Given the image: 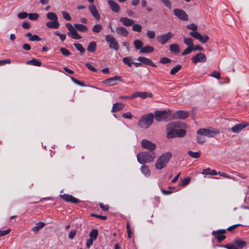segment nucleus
I'll return each mask as SVG.
<instances>
[{"label":"nucleus","mask_w":249,"mask_h":249,"mask_svg":"<svg viewBox=\"0 0 249 249\" xmlns=\"http://www.w3.org/2000/svg\"><path fill=\"white\" fill-rule=\"evenodd\" d=\"M22 26L24 29H29L31 27V25L29 22L25 21V22H23Z\"/></svg>","instance_id":"774afa93"},{"label":"nucleus","mask_w":249,"mask_h":249,"mask_svg":"<svg viewBox=\"0 0 249 249\" xmlns=\"http://www.w3.org/2000/svg\"><path fill=\"white\" fill-rule=\"evenodd\" d=\"M107 3L113 12L118 13L120 11V7L114 0H108Z\"/></svg>","instance_id":"aec40b11"},{"label":"nucleus","mask_w":249,"mask_h":249,"mask_svg":"<svg viewBox=\"0 0 249 249\" xmlns=\"http://www.w3.org/2000/svg\"><path fill=\"white\" fill-rule=\"evenodd\" d=\"M202 136L200 135L197 137V142L198 143L203 144L205 142V139Z\"/></svg>","instance_id":"680f3d73"},{"label":"nucleus","mask_w":249,"mask_h":249,"mask_svg":"<svg viewBox=\"0 0 249 249\" xmlns=\"http://www.w3.org/2000/svg\"><path fill=\"white\" fill-rule=\"evenodd\" d=\"M122 117L125 119H131L132 118V115L130 112H127L123 114Z\"/></svg>","instance_id":"bf43d9fd"},{"label":"nucleus","mask_w":249,"mask_h":249,"mask_svg":"<svg viewBox=\"0 0 249 249\" xmlns=\"http://www.w3.org/2000/svg\"><path fill=\"white\" fill-rule=\"evenodd\" d=\"M74 46L76 49L79 51L81 53H84L85 52V49L83 47L82 45L80 43H74Z\"/></svg>","instance_id":"58836bf2"},{"label":"nucleus","mask_w":249,"mask_h":249,"mask_svg":"<svg viewBox=\"0 0 249 249\" xmlns=\"http://www.w3.org/2000/svg\"><path fill=\"white\" fill-rule=\"evenodd\" d=\"M39 15L37 13L28 14L29 19L32 20H36L39 18Z\"/></svg>","instance_id":"ea45409f"},{"label":"nucleus","mask_w":249,"mask_h":249,"mask_svg":"<svg viewBox=\"0 0 249 249\" xmlns=\"http://www.w3.org/2000/svg\"><path fill=\"white\" fill-rule=\"evenodd\" d=\"M124 107V105L121 103H116L113 104L111 109L112 112H117L122 110Z\"/></svg>","instance_id":"b1692460"},{"label":"nucleus","mask_w":249,"mask_h":249,"mask_svg":"<svg viewBox=\"0 0 249 249\" xmlns=\"http://www.w3.org/2000/svg\"><path fill=\"white\" fill-rule=\"evenodd\" d=\"M188 155L194 158H198L200 156V153L198 152H192L189 151L188 152Z\"/></svg>","instance_id":"79ce46f5"},{"label":"nucleus","mask_w":249,"mask_h":249,"mask_svg":"<svg viewBox=\"0 0 249 249\" xmlns=\"http://www.w3.org/2000/svg\"><path fill=\"white\" fill-rule=\"evenodd\" d=\"M122 80L123 79L121 76L116 75L113 77L106 79L103 81V83L105 84H109L110 86H113L117 84V81H122Z\"/></svg>","instance_id":"4468645a"},{"label":"nucleus","mask_w":249,"mask_h":249,"mask_svg":"<svg viewBox=\"0 0 249 249\" xmlns=\"http://www.w3.org/2000/svg\"><path fill=\"white\" fill-rule=\"evenodd\" d=\"M47 18L51 20H58V17L57 15L53 12H49L47 14Z\"/></svg>","instance_id":"f704fd0d"},{"label":"nucleus","mask_w":249,"mask_h":249,"mask_svg":"<svg viewBox=\"0 0 249 249\" xmlns=\"http://www.w3.org/2000/svg\"><path fill=\"white\" fill-rule=\"evenodd\" d=\"M54 35L60 37V39L61 41H64L66 38V36L65 34H61L59 33L58 31H55L54 32Z\"/></svg>","instance_id":"864d4df0"},{"label":"nucleus","mask_w":249,"mask_h":249,"mask_svg":"<svg viewBox=\"0 0 249 249\" xmlns=\"http://www.w3.org/2000/svg\"><path fill=\"white\" fill-rule=\"evenodd\" d=\"M219 133V131L218 130L213 128H201L197 131V134L198 135L206 136L209 138L213 137Z\"/></svg>","instance_id":"423d86ee"},{"label":"nucleus","mask_w":249,"mask_h":249,"mask_svg":"<svg viewBox=\"0 0 249 249\" xmlns=\"http://www.w3.org/2000/svg\"><path fill=\"white\" fill-rule=\"evenodd\" d=\"M234 243L235 245L239 248H242L246 246L247 243L239 238H236L234 240Z\"/></svg>","instance_id":"bb28decb"},{"label":"nucleus","mask_w":249,"mask_h":249,"mask_svg":"<svg viewBox=\"0 0 249 249\" xmlns=\"http://www.w3.org/2000/svg\"><path fill=\"white\" fill-rule=\"evenodd\" d=\"M181 67H182L181 65L178 64V65H177L176 67H173L170 71V74H171V75L175 74L181 69Z\"/></svg>","instance_id":"4c0bfd02"},{"label":"nucleus","mask_w":249,"mask_h":249,"mask_svg":"<svg viewBox=\"0 0 249 249\" xmlns=\"http://www.w3.org/2000/svg\"><path fill=\"white\" fill-rule=\"evenodd\" d=\"M66 27L69 30L67 35L74 39L81 38V36L78 34L76 30L82 32H86L88 30V27L86 25L81 24H74L72 26L71 24L67 23Z\"/></svg>","instance_id":"f257e3e1"},{"label":"nucleus","mask_w":249,"mask_h":249,"mask_svg":"<svg viewBox=\"0 0 249 249\" xmlns=\"http://www.w3.org/2000/svg\"><path fill=\"white\" fill-rule=\"evenodd\" d=\"M181 123L179 122H171L167 125V137L168 139H172L173 138L177 137L176 127H184L185 124H182V125H181Z\"/></svg>","instance_id":"20e7f679"},{"label":"nucleus","mask_w":249,"mask_h":249,"mask_svg":"<svg viewBox=\"0 0 249 249\" xmlns=\"http://www.w3.org/2000/svg\"><path fill=\"white\" fill-rule=\"evenodd\" d=\"M96 46L97 44L95 42H90L88 46L87 50L89 52L94 53L96 51Z\"/></svg>","instance_id":"cd10ccee"},{"label":"nucleus","mask_w":249,"mask_h":249,"mask_svg":"<svg viewBox=\"0 0 249 249\" xmlns=\"http://www.w3.org/2000/svg\"><path fill=\"white\" fill-rule=\"evenodd\" d=\"M225 232V230H218L216 231H213L212 234L215 237L219 242H221L226 238V236L223 235Z\"/></svg>","instance_id":"a211bd4d"},{"label":"nucleus","mask_w":249,"mask_h":249,"mask_svg":"<svg viewBox=\"0 0 249 249\" xmlns=\"http://www.w3.org/2000/svg\"><path fill=\"white\" fill-rule=\"evenodd\" d=\"M163 4L165 5V6L169 9L171 8V2L169 0H160Z\"/></svg>","instance_id":"052dcab7"},{"label":"nucleus","mask_w":249,"mask_h":249,"mask_svg":"<svg viewBox=\"0 0 249 249\" xmlns=\"http://www.w3.org/2000/svg\"><path fill=\"white\" fill-rule=\"evenodd\" d=\"M154 51V48L150 46H146L142 47L140 50V52L142 53H151Z\"/></svg>","instance_id":"c756f323"},{"label":"nucleus","mask_w":249,"mask_h":249,"mask_svg":"<svg viewBox=\"0 0 249 249\" xmlns=\"http://www.w3.org/2000/svg\"><path fill=\"white\" fill-rule=\"evenodd\" d=\"M155 158L156 154L154 152H141L137 155L138 161L142 164L152 162Z\"/></svg>","instance_id":"f03ea898"},{"label":"nucleus","mask_w":249,"mask_h":249,"mask_svg":"<svg viewBox=\"0 0 249 249\" xmlns=\"http://www.w3.org/2000/svg\"><path fill=\"white\" fill-rule=\"evenodd\" d=\"M126 230H127V235L128 237L129 238H131L132 237V232L131 231V227H130V224L129 222H127L126 224Z\"/></svg>","instance_id":"de8ad7c7"},{"label":"nucleus","mask_w":249,"mask_h":249,"mask_svg":"<svg viewBox=\"0 0 249 249\" xmlns=\"http://www.w3.org/2000/svg\"><path fill=\"white\" fill-rule=\"evenodd\" d=\"M225 248L228 249H239V248L234 244H228L225 246Z\"/></svg>","instance_id":"13d9d810"},{"label":"nucleus","mask_w":249,"mask_h":249,"mask_svg":"<svg viewBox=\"0 0 249 249\" xmlns=\"http://www.w3.org/2000/svg\"><path fill=\"white\" fill-rule=\"evenodd\" d=\"M190 35L193 37L198 39L202 43H206L209 39V37L207 35H204L203 36H202L198 32H191L190 33Z\"/></svg>","instance_id":"9b49d317"},{"label":"nucleus","mask_w":249,"mask_h":249,"mask_svg":"<svg viewBox=\"0 0 249 249\" xmlns=\"http://www.w3.org/2000/svg\"><path fill=\"white\" fill-rule=\"evenodd\" d=\"M98 234V230L97 229H93L90 231L89 236L90 238L95 240L97 239Z\"/></svg>","instance_id":"473e14b6"},{"label":"nucleus","mask_w":249,"mask_h":249,"mask_svg":"<svg viewBox=\"0 0 249 249\" xmlns=\"http://www.w3.org/2000/svg\"><path fill=\"white\" fill-rule=\"evenodd\" d=\"M132 26V30L135 32H141L142 26L138 24H133Z\"/></svg>","instance_id":"37998d69"},{"label":"nucleus","mask_w":249,"mask_h":249,"mask_svg":"<svg viewBox=\"0 0 249 249\" xmlns=\"http://www.w3.org/2000/svg\"><path fill=\"white\" fill-rule=\"evenodd\" d=\"M154 116L152 113H149L142 116L138 122V125L142 128H147L152 124Z\"/></svg>","instance_id":"39448f33"},{"label":"nucleus","mask_w":249,"mask_h":249,"mask_svg":"<svg viewBox=\"0 0 249 249\" xmlns=\"http://www.w3.org/2000/svg\"><path fill=\"white\" fill-rule=\"evenodd\" d=\"M141 146L142 148L148 150V152H154L157 147L155 143L146 139L142 140Z\"/></svg>","instance_id":"1a4fd4ad"},{"label":"nucleus","mask_w":249,"mask_h":249,"mask_svg":"<svg viewBox=\"0 0 249 249\" xmlns=\"http://www.w3.org/2000/svg\"><path fill=\"white\" fill-rule=\"evenodd\" d=\"M27 64H31L35 66H41V61L35 58H33L30 61H28L27 62Z\"/></svg>","instance_id":"2f4dec72"},{"label":"nucleus","mask_w":249,"mask_h":249,"mask_svg":"<svg viewBox=\"0 0 249 249\" xmlns=\"http://www.w3.org/2000/svg\"><path fill=\"white\" fill-rule=\"evenodd\" d=\"M123 62L128 67H131L132 65V59L131 57H125L123 58Z\"/></svg>","instance_id":"e433bc0d"},{"label":"nucleus","mask_w":249,"mask_h":249,"mask_svg":"<svg viewBox=\"0 0 249 249\" xmlns=\"http://www.w3.org/2000/svg\"><path fill=\"white\" fill-rule=\"evenodd\" d=\"M89 10L92 15V16L97 19L99 20L100 18V16L97 9L96 6L94 4H91L89 6Z\"/></svg>","instance_id":"4be33fe9"},{"label":"nucleus","mask_w":249,"mask_h":249,"mask_svg":"<svg viewBox=\"0 0 249 249\" xmlns=\"http://www.w3.org/2000/svg\"><path fill=\"white\" fill-rule=\"evenodd\" d=\"M189 116V113L184 110H178L173 115L174 119H185Z\"/></svg>","instance_id":"2eb2a0df"},{"label":"nucleus","mask_w":249,"mask_h":249,"mask_svg":"<svg viewBox=\"0 0 249 249\" xmlns=\"http://www.w3.org/2000/svg\"><path fill=\"white\" fill-rule=\"evenodd\" d=\"M86 67L90 71L93 72H96L97 69L93 67L90 63H87L86 64Z\"/></svg>","instance_id":"338daca9"},{"label":"nucleus","mask_w":249,"mask_h":249,"mask_svg":"<svg viewBox=\"0 0 249 249\" xmlns=\"http://www.w3.org/2000/svg\"><path fill=\"white\" fill-rule=\"evenodd\" d=\"M28 16V14L25 12H22L18 14L17 17L19 19H24Z\"/></svg>","instance_id":"8fccbe9b"},{"label":"nucleus","mask_w":249,"mask_h":249,"mask_svg":"<svg viewBox=\"0 0 249 249\" xmlns=\"http://www.w3.org/2000/svg\"><path fill=\"white\" fill-rule=\"evenodd\" d=\"M138 60L139 61L141 62L142 64V63L148 66H152L153 67H157V66L152 61H151L150 59L146 57L143 56H139L138 58Z\"/></svg>","instance_id":"6ab92c4d"},{"label":"nucleus","mask_w":249,"mask_h":249,"mask_svg":"<svg viewBox=\"0 0 249 249\" xmlns=\"http://www.w3.org/2000/svg\"><path fill=\"white\" fill-rule=\"evenodd\" d=\"M60 50L64 55L69 56L71 54V52L65 48H61Z\"/></svg>","instance_id":"09e8293b"},{"label":"nucleus","mask_w":249,"mask_h":249,"mask_svg":"<svg viewBox=\"0 0 249 249\" xmlns=\"http://www.w3.org/2000/svg\"><path fill=\"white\" fill-rule=\"evenodd\" d=\"M174 36V34L169 32L165 34H162L157 36V40L162 45L166 44L169 40Z\"/></svg>","instance_id":"9d476101"},{"label":"nucleus","mask_w":249,"mask_h":249,"mask_svg":"<svg viewBox=\"0 0 249 249\" xmlns=\"http://www.w3.org/2000/svg\"><path fill=\"white\" fill-rule=\"evenodd\" d=\"M116 32L117 34L123 36H126L128 34L127 29L124 27H119L116 29Z\"/></svg>","instance_id":"393cba45"},{"label":"nucleus","mask_w":249,"mask_h":249,"mask_svg":"<svg viewBox=\"0 0 249 249\" xmlns=\"http://www.w3.org/2000/svg\"><path fill=\"white\" fill-rule=\"evenodd\" d=\"M146 35L149 38L153 39L155 36V32L154 31L148 30L147 31Z\"/></svg>","instance_id":"5fc2aeb1"},{"label":"nucleus","mask_w":249,"mask_h":249,"mask_svg":"<svg viewBox=\"0 0 249 249\" xmlns=\"http://www.w3.org/2000/svg\"><path fill=\"white\" fill-rule=\"evenodd\" d=\"M171 61V60L167 57H163L161 58L160 61V62L162 64H166L169 63Z\"/></svg>","instance_id":"e2e57ef3"},{"label":"nucleus","mask_w":249,"mask_h":249,"mask_svg":"<svg viewBox=\"0 0 249 249\" xmlns=\"http://www.w3.org/2000/svg\"><path fill=\"white\" fill-rule=\"evenodd\" d=\"M172 157V153L167 152L162 154L158 158L155 163V167L157 170H161L165 167L168 163L170 159Z\"/></svg>","instance_id":"7ed1b4c3"},{"label":"nucleus","mask_w":249,"mask_h":249,"mask_svg":"<svg viewBox=\"0 0 249 249\" xmlns=\"http://www.w3.org/2000/svg\"><path fill=\"white\" fill-rule=\"evenodd\" d=\"M62 16L63 18L67 21H70L71 20V17L69 14L66 11L62 12Z\"/></svg>","instance_id":"3c124183"},{"label":"nucleus","mask_w":249,"mask_h":249,"mask_svg":"<svg viewBox=\"0 0 249 249\" xmlns=\"http://www.w3.org/2000/svg\"><path fill=\"white\" fill-rule=\"evenodd\" d=\"M206 55L202 53H199L192 58V61L196 64L197 63H205L207 61Z\"/></svg>","instance_id":"ddd939ff"},{"label":"nucleus","mask_w":249,"mask_h":249,"mask_svg":"<svg viewBox=\"0 0 249 249\" xmlns=\"http://www.w3.org/2000/svg\"><path fill=\"white\" fill-rule=\"evenodd\" d=\"M153 96V94L152 93L147 92H140L137 91L134 92L131 96V98H135L136 97H140L142 99H146L147 97H152Z\"/></svg>","instance_id":"dca6fc26"},{"label":"nucleus","mask_w":249,"mask_h":249,"mask_svg":"<svg viewBox=\"0 0 249 249\" xmlns=\"http://www.w3.org/2000/svg\"><path fill=\"white\" fill-rule=\"evenodd\" d=\"M59 26V23L58 20H53L46 23V26L49 28L57 29Z\"/></svg>","instance_id":"a878e982"},{"label":"nucleus","mask_w":249,"mask_h":249,"mask_svg":"<svg viewBox=\"0 0 249 249\" xmlns=\"http://www.w3.org/2000/svg\"><path fill=\"white\" fill-rule=\"evenodd\" d=\"M45 224L43 222H39L36 224V226L32 229V231L35 232H37L38 231L43 228Z\"/></svg>","instance_id":"c85d7f7f"},{"label":"nucleus","mask_w":249,"mask_h":249,"mask_svg":"<svg viewBox=\"0 0 249 249\" xmlns=\"http://www.w3.org/2000/svg\"><path fill=\"white\" fill-rule=\"evenodd\" d=\"M11 231V229H9L5 231H0V236H3L8 234Z\"/></svg>","instance_id":"0e129e2a"},{"label":"nucleus","mask_w":249,"mask_h":249,"mask_svg":"<svg viewBox=\"0 0 249 249\" xmlns=\"http://www.w3.org/2000/svg\"><path fill=\"white\" fill-rule=\"evenodd\" d=\"M119 20L125 26H130L134 23L133 19L125 17L120 18Z\"/></svg>","instance_id":"5701e85b"},{"label":"nucleus","mask_w":249,"mask_h":249,"mask_svg":"<svg viewBox=\"0 0 249 249\" xmlns=\"http://www.w3.org/2000/svg\"><path fill=\"white\" fill-rule=\"evenodd\" d=\"M248 126L247 124H238L231 128V130L235 133H239L242 130Z\"/></svg>","instance_id":"412c9836"},{"label":"nucleus","mask_w":249,"mask_h":249,"mask_svg":"<svg viewBox=\"0 0 249 249\" xmlns=\"http://www.w3.org/2000/svg\"><path fill=\"white\" fill-rule=\"evenodd\" d=\"M105 39L110 49L115 51H118L119 49V45L113 36L107 35L106 36Z\"/></svg>","instance_id":"0eeeda50"},{"label":"nucleus","mask_w":249,"mask_h":249,"mask_svg":"<svg viewBox=\"0 0 249 249\" xmlns=\"http://www.w3.org/2000/svg\"><path fill=\"white\" fill-rule=\"evenodd\" d=\"M187 28L189 29L192 30L194 32H196V30L197 29V26L194 23H191L187 26Z\"/></svg>","instance_id":"6e6d98bb"},{"label":"nucleus","mask_w":249,"mask_h":249,"mask_svg":"<svg viewBox=\"0 0 249 249\" xmlns=\"http://www.w3.org/2000/svg\"><path fill=\"white\" fill-rule=\"evenodd\" d=\"M102 28L103 26L101 24H97L93 26L92 31L94 33H99L102 30Z\"/></svg>","instance_id":"c9c22d12"},{"label":"nucleus","mask_w":249,"mask_h":249,"mask_svg":"<svg viewBox=\"0 0 249 249\" xmlns=\"http://www.w3.org/2000/svg\"><path fill=\"white\" fill-rule=\"evenodd\" d=\"M184 42L190 47L193 46V40L191 38H184Z\"/></svg>","instance_id":"c03bdc74"},{"label":"nucleus","mask_w":249,"mask_h":249,"mask_svg":"<svg viewBox=\"0 0 249 249\" xmlns=\"http://www.w3.org/2000/svg\"><path fill=\"white\" fill-rule=\"evenodd\" d=\"M76 231L75 230L71 231L69 235V239H73L74 237H75V236L76 235Z\"/></svg>","instance_id":"69168bd1"},{"label":"nucleus","mask_w":249,"mask_h":249,"mask_svg":"<svg viewBox=\"0 0 249 249\" xmlns=\"http://www.w3.org/2000/svg\"><path fill=\"white\" fill-rule=\"evenodd\" d=\"M210 76L213 77L217 79H220V72L214 71L212 73L210 74Z\"/></svg>","instance_id":"49530a36"},{"label":"nucleus","mask_w":249,"mask_h":249,"mask_svg":"<svg viewBox=\"0 0 249 249\" xmlns=\"http://www.w3.org/2000/svg\"><path fill=\"white\" fill-rule=\"evenodd\" d=\"M193 50V47H190L188 46L182 53V55H185L188 54L190 53Z\"/></svg>","instance_id":"603ef678"},{"label":"nucleus","mask_w":249,"mask_h":249,"mask_svg":"<svg viewBox=\"0 0 249 249\" xmlns=\"http://www.w3.org/2000/svg\"><path fill=\"white\" fill-rule=\"evenodd\" d=\"M173 13L176 17L182 20L187 21L188 20V15L182 9H175L173 10Z\"/></svg>","instance_id":"f8f14e48"},{"label":"nucleus","mask_w":249,"mask_h":249,"mask_svg":"<svg viewBox=\"0 0 249 249\" xmlns=\"http://www.w3.org/2000/svg\"><path fill=\"white\" fill-rule=\"evenodd\" d=\"M170 111H156L155 119L158 122H160L163 120H167L168 119L169 116L171 114Z\"/></svg>","instance_id":"6e6552de"},{"label":"nucleus","mask_w":249,"mask_h":249,"mask_svg":"<svg viewBox=\"0 0 249 249\" xmlns=\"http://www.w3.org/2000/svg\"><path fill=\"white\" fill-rule=\"evenodd\" d=\"M177 132V137L181 138L183 137L186 133V131L184 129H176Z\"/></svg>","instance_id":"a19ab883"},{"label":"nucleus","mask_w":249,"mask_h":249,"mask_svg":"<svg viewBox=\"0 0 249 249\" xmlns=\"http://www.w3.org/2000/svg\"><path fill=\"white\" fill-rule=\"evenodd\" d=\"M29 40L32 41H39L41 40V38H40L37 35H34L33 36L29 38Z\"/></svg>","instance_id":"4d7b16f0"},{"label":"nucleus","mask_w":249,"mask_h":249,"mask_svg":"<svg viewBox=\"0 0 249 249\" xmlns=\"http://www.w3.org/2000/svg\"><path fill=\"white\" fill-rule=\"evenodd\" d=\"M134 45L137 50H141L142 48L143 42L139 39L136 40L134 42Z\"/></svg>","instance_id":"72a5a7b5"},{"label":"nucleus","mask_w":249,"mask_h":249,"mask_svg":"<svg viewBox=\"0 0 249 249\" xmlns=\"http://www.w3.org/2000/svg\"><path fill=\"white\" fill-rule=\"evenodd\" d=\"M170 49L172 52L176 54H178L180 52L179 45L177 44H173L170 45Z\"/></svg>","instance_id":"7c9ffc66"},{"label":"nucleus","mask_w":249,"mask_h":249,"mask_svg":"<svg viewBox=\"0 0 249 249\" xmlns=\"http://www.w3.org/2000/svg\"><path fill=\"white\" fill-rule=\"evenodd\" d=\"M190 181V178L189 177H186L181 181L180 185L182 186H185L189 183Z\"/></svg>","instance_id":"a18cd8bd"},{"label":"nucleus","mask_w":249,"mask_h":249,"mask_svg":"<svg viewBox=\"0 0 249 249\" xmlns=\"http://www.w3.org/2000/svg\"><path fill=\"white\" fill-rule=\"evenodd\" d=\"M60 197L67 202L74 204H76L79 202V200L77 198L69 194H65L64 195H60Z\"/></svg>","instance_id":"f3484780"}]
</instances>
